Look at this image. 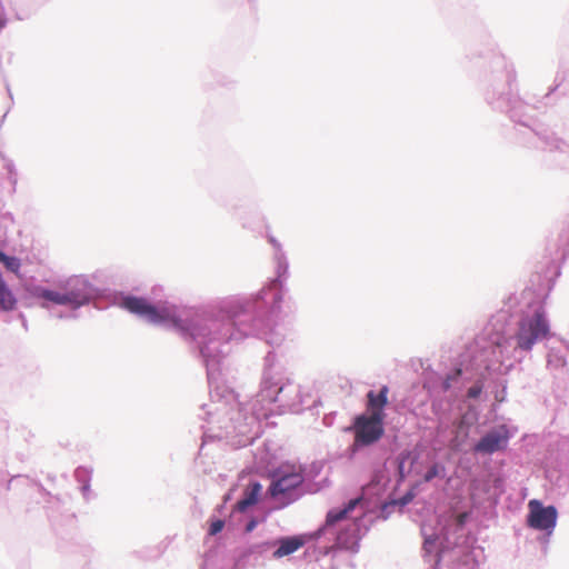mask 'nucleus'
I'll list each match as a JSON object with an SVG mask.
<instances>
[{
  "label": "nucleus",
  "mask_w": 569,
  "mask_h": 569,
  "mask_svg": "<svg viewBox=\"0 0 569 569\" xmlns=\"http://www.w3.org/2000/svg\"><path fill=\"white\" fill-rule=\"evenodd\" d=\"M122 307L153 325L171 322L176 329L183 335H189L191 338L206 335L203 331L207 328L201 326L198 321L187 325L182 319L176 316L173 309L166 306L156 307L149 303L144 298L126 297L122 301Z\"/></svg>",
  "instance_id": "obj_1"
},
{
  "label": "nucleus",
  "mask_w": 569,
  "mask_h": 569,
  "mask_svg": "<svg viewBox=\"0 0 569 569\" xmlns=\"http://www.w3.org/2000/svg\"><path fill=\"white\" fill-rule=\"evenodd\" d=\"M548 333L549 325L545 312L537 310L531 318H526L520 321L516 335L517 346L521 350L528 351L538 340L546 338Z\"/></svg>",
  "instance_id": "obj_2"
},
{
  "label": "nucleus",
  "mask_w": 569,
  "mask_h": 569,
  "mask_svg": "<svg viewBox=\"0 0 569 569\" xmlns=\"http://www.w3.org/2000/svg\"><path fill=\"white\" fill-rule=\"evenodd\" d=\"M271 483L268 492L272 498L284 496L303 483V475L295 466L282 465L269 475Z\"/></svg>",
  "instance_id": "obj_3"
},
{
  "label": "nucleus",
  "mask_w": 569,
  "mask_h": 569,
  "mask_svg": "<svg viewBox=\"0 0 569 569\" xmlns=\"http://www.w3.org/2000/svg\"><path fill=\"white\" fill-rule=\"evenodd\" d=\"M355 446H369L383 435V419L360 415L355 419Z\"/></svg>",
  "instance_id": "obj_4"
},
{
  "label": "nucleus",
  "mask_w": 569,
  "mask_h": 569,
  "mask_svg": "<svg viewBox=\"0 0 569 569\" xmlns=\"http://www.w3.org/2000/svg\"><path fill=\"white\" fill-rule=\"evenodd\" d=\"M528 526L537 530H552L557 521V509L553 506L543 507L539 500L528 503Z\"/></svg>",
  "instance_id": "obj_5"
},
{
  "label": "nucleus",
  "mask_w": 569,
  "mask_h": 569,
  "mask_svg": "<svg viewBox=\"0 0 569 569\" xmlns=\"http://www.w3.org/2000/svg\"><path fill=\"white\" fill-rule=\"evenodd\" d=\"M509 435L503 428L493 430L483 436L480 441L475 446L476 452L493 453L502 450L508 443Z\"/></svg>",
  "instance_id": "obj_6"
},
{
  "label": "nucleus",
  "mask_w": 569,
  "mask_h": 569,
  "mask_svg": "<svg viewBox=\"0 0 569 569\" xmlns=\"http://www.w3.org/2000/svg\"><path fill=\"white\" fill-rule=\"evenodd\" d=\"M388 393L389 388L387 386H382L378 393L373 390L367 393V410L370 416L385 419L383 409L388 405Z\"/></svg>",
  "instance_id": "obj_7"
},
{
  "label": "nucleus",
  "mask_w": 569,
  "mask_h": 569,
  "mask_svg": "<svg viewBox=\"0 0 569 569\" xmlns=\"http://www.w3.org/2000/svg\"><path fill=\"white\" fill-rule=\"evenodd\" d=\"M40 297L61 306L79 307L86 302V297L74 291L61 293L52 290H42Z\"/></svg>",
  "instance_id": "obj_8"
},
{
  "label": "nucleus",
  "mask_w": 569,
  "mask_h": 569,
  "mask_svg": "<svg viewBox=\"0 0 569 569\" xmlns=\"http://www.w3.org/2000/svg\"><path fill=\"white\" fill-rule=\"evenodd\" d=\"M278 543H279V547L273 552V557L277 559L296 552L298 549L303 547V545L306 543V540L301 536H293V537L282 538L278 541Z\"/></svg>",
  "instance_id": "obj_9"
},
{
  "label": "nucleus",
  "mask_w": 569,
  "mask_h": 569,
  "mask_svg": "<svg viewBox=\"0 0 569 569\" xmlns=\"http://www.w3.org/2000/svg\"><path fill=\"white\" fill-rule=\"evenodd\" d=\"M282 391V386H279L278 382L272 381L271 379H264L262 382V388L258 393V398L261 402H276L278 400V395Z\"/></svg>",
  "instance_id": "obj_10"
},
{
  "label": "nucleus",
  "mask_w": 569,
  "mask_h": 569,
  "mask_svg": "<svg viewBox=\"0 0 569 569\" xmlns=\"http://www.w3.org/2000/svg\"><path fill=\"white\" fill-rule=\"evenodd\" d=\"M360 499H351L349 502L341 509H332L327 513L326 525L332 526L348 517V515L356 508L359 503Z\"/></svg>",
  "instance_id": "obj_11"
},
{
  "label": "nucleus",
  "mask_w": 569,
  "mask_h": 569,
  "mask_svg": "<svg viewBox=\"0 0 569 569\" xmlns=\"http://www.w3.org/2000/svg\"><path fill=\"white\" fill-rule=\"evenodd\" d=\"M0 261L4 264V267L16 273V274H19V270H20V260L16 257H9L7 256L6 253H3L2 251H0Z\"/></svg>",
  "instance_id": "obj_12"
},
{
  "label": "nucleus",
  "mask_w": 569,
  "mask_h": 569,
  "mask_svg": "<svg viewBox=\"0 0 569 569\" xmlns=\"http://www.w3.org/2000/svg\"><path fill=\"white\" fill-rule=\"evenodd\" d=\"M261 485L259 482H252L248 486V488L246 489L244 491V497L243 498H247L251 505H254L257 503L258 501V497L260 495V491H261Z\"/></svg>",
  "instance_id": "obj_13"
},
{
  "label": "nucleus",
  "mask_w": 569,
  "mask_h": 569,
  "mask_svg": "<svg viewBox=\"0 0 569 569\" xmlns=\"http://www.w3.org/2000/svg\"><path fill=\"white\" fill-rule=\"evenodd\" d=\"M461 375V369L457 368L452 375H448L443 381V389L448 390L451 387V382L457 380Z\"/></svg>",
  "instance_id": "obj_14"
},
{
  "label": "nucleus",
  "mask_w": 569,
  "mask_h": 569,
  "mask_svg": "<svg viewBox=\"0 0 569 569\" xmlns=\"http://www.w3.org/2000/svg\"><path fill=\"white\" fill-rule=\"evenodd\" d=\"M224 527V522L222 520H214L210 523V528H209V535L210 536H214L217 533H219Z\"/></svg>",
  "instance_id": "obj_15"
},
{
  "label": "nucleus",
  "mask_w": 569,
  "mask_h": 569,
  "mask_svg": "<svg viewBox=\"0 0 569 569\" xmlns=\"http://www.w3.org/2000/svg\"><path fill=\"white\" fill-rule=\"evenodd\" d=\"M439 475V466L433 465L423 476V480L426 482L431 481L433 478H436Z\"/></svg>",
  "instance_id": "obj_16"
},
{
  "label": "nucleus",
  "mask_w": 569,
  "mask_h": 569,
  "mask_svg": "<svg viewBox=\"0 0 569 569\" xmlns=\"http://www.w3.org/2000/svg\"><path fill=\"white\" fill-rule=\"evenodd\" d=\"M482 392V386L481 385H475L468 389V397L469 398H478L480 393Z\"/></svg>",
  "instance_id": "obj_17"
},
{
  "label": "nucleus",
  "mask_w": 569,
  "mask_h": 569,
  "mask_svg": "<svg viewBox=\"0 0 569 569\" xmlns=\"http://www.w3.org/2000/svg\"><path fill=\"white\" fill-rule=\"evenodd\" d=\"M251 502L247 498H242L236 505V509L240 512L246 511L249 507H251Z\"/></svg>",
  "instance_id": "obj_18"
},
{
  "label": "nucleus",
  "mask_w": 569,
  "mask_h": 569,
  "mask_svg": "<svg viewBox=\"0 0 569 569\" xmlns=\"http://www.w3.org/2000/svg\"><path fill=\"white\" fill-rule=\"evenodd\" d=\"M467 518H468V513L467 512H462V513L458 515L457 516V523L459 526H463L466 520H467Z\"/></svg>",
  "instance_id": "obj_19"
},
{
  "label": "nucleus",
  "mask_w": 569,
  "mask_h": 569,
  "mask_svg": "<svg viewBox=\"0 0 569 569\" xmlns=\"http://www.w3.org/2000/svg\"><path fill=\"white\" fill-rule=\"evenodd\" d=\"M256 526V522L254 521H250L248 525H247V531H251Z\"/></svg>",
  "instance_id": "obj_20"
},
{
  "label": "nucleus",
  "mask_w": 569,
  "mask_h": 569,
  "mask_svg": "<svg viewBox=\"0 0 569 569\" xmlns=\"http://www.w3.org/2000/svg\"><path fill=\"white\" fill-rule=\"evenodd\" d=\"M2 27V24H0V28Z\"/></svg>",
  "instance_id": "obj_21"
}]
</instances>
